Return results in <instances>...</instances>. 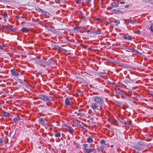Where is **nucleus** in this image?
Returning a JSON list of instances; mask_svg holds the SVG:
<instances>
[{"instance_id": "nucleus-1", "label": "nucleus", "mask_w": 153, "mask_h": 153, "mask_svg": "<svg viewBox=\"0 0 153 153\" xmlns=\"http://www.w3.org/2000/svg\"><path fill=\"white\" fill-rule=\"evenodd\" d=\"M94 102L91 104V108L94 111L99 110V108L101 109L103 104V101L102 97L98 96L93 97Z\"/></svg>"}, {"instance_id": "nucleus-2", "label": "nucleus", "mask_w": 153, "mask_h": 153, "mask_svg": "<svg viewBox=\"0 0 153 153\" xmlns=\"http://www.w3.org/2000/svg\"><path fill=\"white\" fill-rule=\"evenodd\" d=\"M39 97L41 100L45 102H49L51 100V97L44 94L39 95Z\"/></svg>"}, {"instance_id": "nucleus-3", "label": "nucleus", "mask_w": 153, "mask_h": 153, "mask_svg": "<svg viewBox=\"0 0 153 153\" xmlns=\"http://www.w3.org/2000/svg\"><path fill=\"white\" fill-rule=\"evenodd\" d=\"M35 63L39 65H42L44 64L45 63V60L44 59H43L42 60H39V58H36L35 60Z\"/></svg>"}, {"instance_id": "nucleus-4", "label": "nucleus", "mask_w": 153, "mask_h": 153, "mask_svg": "<svg viewBox=\"0 0 153 153\" xmlns=\"http://www.w3.org/2000/svg\"><path fill=\"white\" fill-rule=\"evenodd\" d=\"M11 74L13 76H17L19 75V74L18 71L17 70L12 69L10 70Z\"/></svg>"}, {"instance_id": "nucleus-5", "label": "nucleus", "mask_w": 153, "mask_h": 153, "mask_svg": "<svg viewBox=\"0 0 153 153\" xmlns=\"http://www.w3.org/2000/svg\"><path fill=\"white\" fill-rule=\"evenodd\" d=\"M83 149L85 150V152H87V153H90L91 152H94L95 151V149H86L85 148H83Z\"/></svg>"}, {"instance_id": "nucleus-6", "label": "nucleus", "mask_w": 153, "mask_h": 153, "mask_svg": "<svg viewBox=\"0 0 153 153\" xmlns=\"http://www.w3.org/2000/svg\"><path fill=\"white\" fill-rule=\"evenodd\" d=\"M20 117L19 116H17V117L13 118V121L15 123H17L18 121L20 120Z\"/></svg>"}, {"instance_id": "nucleus-7", "label": "nucleus", "mask_w": 153, "mask_h": 153, "mask_svg": "<svg viewBox=\"0 0 153 153\" xmlns=\"http://www.w3.org/2000/svg\"><path fill=\"white\" fill-rule=\"evenodd\" d=\"M64 126L67 127L68 130L69 132H70L71 133H72L73 131V129L72 128L71 126H68L66 125H65Z\"/></svg>"}, {"instance_id": "nucleus-8", "label": "nucleus", "mask_w": 153, "mask_h": 153, "mask_svg": "<svg viewBox=\"0 0 153 153\" xmlns=\"http://www.w3.org/2000/svg\"><path fill=\"white\" fill-rule=\"evenodd\" d=\"M65 104L67 105H71V103L69 101L68 98H66L65 100Z\"/></svg>"}, {"instance_id": "nucleus-9", "label": "nucleus", "mask_w": 153, "mask_h": 153, "mask_svg": "<svg viewBox=\"0 0 153 153\" xmlns=\"http://www.w3.org/2000/svg\"><path fill=\"white\" fill-rule=\"evenodd\" d=\"M128 21L131 23V24H133L137 22V20H129L127 19Z\"/></svg>"}, {"instance_id": "nucleus-10", "label": "nucleus", "mask_w": 153, "mask_h": 153, "mask_svg": "<svg viewBox=\"0 0 153 153\" xmlns=\"http://www.w3.org/2000/svg\"><path fill=\"white\" fill-rule=\"evenodd\" d=\"M123 37L124 39H128L129 40H132V37L130 36H124Z\"/></svg>"}, {"instance_id": "nucleus-11", "label": "nucleus", "mask_w": 153, "mask_h": 153, "mask_svg": "<svg viewBox=\"0 0 153 153\" xmlns=\"http://www.w3.org/2000/svg\"><path fill=\"white\" fill-rule=\"evenodd\" d=\"M104 148V147L103 146H101L99 147H98L97 148L98 150V151H102Z\"/></svg>"}, {"instance_id": "nucleus-12", "label": "nucleus", "mask_w": 153, "mask_h": 153, "mask_svg": "<svg viewBox=\"0 0 153 153\" xmlns=\"http://www.w3.org/2000/svg\"><path fill=\"white\" fill-rule=\"evenodd\" d=\"M87 141L88 143H91L93 142V140L92 138L90 137L88 138L87 140Z\"/></svg>"}, {"instance_id": "nucleus-13", "label": "nucleus", "mask_w": 153, "mask_h": 153, "mask_svg": "<svg viewBox=\"0 0 153 153\" xmlns=\"http://www.w3.org/2000/svg\"><path fill=\"white\" fill-rule=\"evenodd\" d=\"M22 30L24 32H27L29 31V30L25 27L22 28Z\"/></svg>"}, {"instance_id": "nucleus-14", "label": "nucleus", "mask_w": 153, "mask_h": 153, "mask_svg": "<svg viewBox=\"0 0 153 153\" xmlns=\"http://www.w3.org/2000/svg\"><path fill=\"white\" fill-rule=\"evenodd\" d=\"M134 148L138 150H142V149L141 147L138 146L137 145L135 146H134Z\"/></svg>"}, {"instance_id": "nucleus-15", "label": "nucleus", "mask_w": 153, "mask_h": 153, "mask_svg": "<svg viewBox=\"0 0 153 153\" xmlns=\"http://www.w3.org/2000/svg\"><path fill=\"white\" fill-rule=\"evenodd\" d=\"M3 115L5 117H9V114L8 112H4L3 113Z\"/></svg>"}, {"instance_id": "nucleus-16", "label": "nucleus", "mask_w": 153, "mask_h": 153, "mask_svg": "<svg viewBox=\"0 0 153 153\" xmlns=\"http://www.w3.org/2000/svg\"><path fill=\"white\" fill-rule=\"evenodd\" d=\"M39 121L41 123H43L45 122L46 120L44 118H40L39 119Z\"/></svg>"}, {"instance_id": "nucleus-17", "label": "nucleus", "mask_w": 153, "mask_h": 153, "mask_svg": "<svg viewBox=\"0 0 153 153\" xmlns=\"http://www.w3.org/2000/svg\"><path fill=\"white\" fill-rule=\"evenodd\" d=\"M118 4L115 2H113L111 4V6L114 7H117L118 6Z\"/></svg>"}, {"instance_id": "nucleus-18", "label": "nucleus", "mask_w": 153, "mask_h": 153, "mask_svg": "<svg viewBox=\"0 0 153 153\" xmlns=\"http://www.w3.org/2000/svg\"><path fill=\"white\" fill-rule=\"evenodd\" d=\"M114 22L116 23V25H118L120 23V21L118 20H115Z\"/></svg>"}, {"instance_id": "nucleus-19", "label": "nucleus", "mask_w": 153, "mask_h": 153, "mask_svg": "<svg viewBox=\"0 0 153 153\" xmlns=\"http://www.w3.org/2000/svg\"><path fill=\"white\" fill-rule=\"evenodd\" d=\"M61 136V134L60 132H58L55 134V136L56 137H59Z\"/></svg>"}, {"instance_id": "nucleus-20", "label": "nucleus", "mask_w": 153, "mask_h": 153, "mask_svg": "<svg viewBox=\"0 0 153 153\" xmlns=\"http://www.w3.org/2000/svg\"><path fill=\"white\" fill-rule=\"evenodd\" d=\"M101 143L102 144H105L106 145H107V144H106L105 142V140H102L100 141Z\"/></svg>"}, {"instance_id": "nucleus-21", "label": "nucleus", "mask_w": 153, "mask_h": 153, "mask_svg": "<svg viewBox=\"0 0 153 153\" xmlns=\"http://www.w3.org/2000/svg\"><path fill=\"white\" fill-rule=\"evenodd\" d=\"M143 143L142 142H139L137 144V146H141L143 145Z\"/></svg>"}, {"instance_id": "nucleus-22", "label": "nucleus", "mask_w": 153, "mask_h": 153, "mask_svg": "<svg viewBox=\"0 0 153 153\" xmlns=\"http://www.w3.org/2000/svg\"><path fill=\"white\" fill-rule=\"evenodd\" d=\"M112 12L113 13H118V12H119V11H118V10H113L112 11Z\"/></svg>"}, {"instance_id": "nucleus-23", "label": "nucleus", "mask_w": 153, "mask_h": 153, "mask_svg": "<svg viewBox=\"0 0 153 153\" xmlns=\"http://www.w3.org/2000/svg\"><path fill=\"white\" fill-rule=\"evenodd\" d=\"M152 27H153V25L152 24L149 27V29L150 30V31L152 32H153V29H152Z\"/></svg>"}, {"instance_id": "nucleus-24", "label": "nucleus", "mask_w": 153, "mask_h": 153, "mask_svg": "<svg viewBox=\"0 0 153 153\" xmlns=\"http://www.w3.org/2000/svg\"><path fill=\"white\" fill-rule=\"evenodd\" d=\"M88 145L87 144H84L83 145V146L84 148H85Z\"/></svg>"}, {"instance_id": "nucleus-25", "label": "nucleus", "mask_w": 153, "mask_h": 153, "mask_svg": "<svg viewBox=\"0 0 153 153\" xmlns=\"http://www.w3.org/2000/svg\"><path fill=\"white\" fill-rule=\"evenodd\" d=\"M133 52H135V53H139V52L138 51H137L136 50L134 49V50L133 51Z\"/></svg>"}, {"instance_id": "nucleus-26", "label": "nucleus", "mask_w": 153, "mask_h": 153, "mask_svg": "<svg viewBox=\"0 0 153 153\" xmlns=\"http://www.w3.org/2000/svg\"><path fill=\"white\" fill-rule=\"evenodd\" d=\"M4 18H6L7 16V14H4L3 15Z\"/></svg>"}, {"instance_id": "nucleus-27", "label": "nucleus", "mask_w": 153, "mask_h": 153, "mask_svg": "<svg viewBox=\"0 0 153 153\" xmlns=\"http://www.w3.org/2000/svg\"><path fill=\"white\" fill-rule=\"evenodd\" d=\"M79 29L78 27H75L74 28V30H75L77 31Z\"/></svg>"}, {"instance_id": "nucleus-28", "label": "nucleus", "mask_w": 153, "mask_h": 153, "mask_svg": "<svg viewBox=\"0 0 153 153\" xmlns=\"http://www.w3.org/2000/svg\"><path fill=\"white\" fill-rule=\"evenodd\" d=\"M128 49L131 50L132 52H133V51L134 50V49L128 48Z\"/></svg>"}, {"instance_id": "nucleus-29", "label": "nucleus", "mask_w": 153, "mask_h": 153, "mask_svg": "<svg viewBox=\"0 0 153 153\" xmlns=\"http://www.w3.org/2000/svg\"><path fill=\"white\" fill-rule=\"evenodd\" d=\"M3 142V140L1 138H0V144H1Z\"/></svg>"}, {"instance_id": "nucleus-30", "label": "nucleus", "mask_w": 153, "mask_h": 153, "mask_svg": "<svg viewBox=\"0 0 153 153\" xmlns=\"http://www.w3.org/2000/svg\"><path fill=\"white\" fill-rule=\"evenodd\" d=\"M0 49L2 50H4V48L3 46L1 45H0Z\"/></svg>"}, {"instance_id": "nucleus-31", "label": "nucleus", "mask_w": 153, "mask_h": 153, "mask_svg": "<svg viewBox=\"0 0 153 153\" xmlns=\"http://www.w3.org/2000/svg\"><path fill=\"white\" fill-rule=\"evenodd\" d=\"M137 33L138 34H140V30H138L137 31Z\"/></svg>"}, {"instance_id": "nucleus-32", "label": "nucleus", "mask_w": 153, "mask_h": 153, "mask_svg": "<svg viewBox=\"0 0 153 153\" xmlns=\"http://www.w3.org/2000/svg\"><path fill=\"white\" fill-rule=\"evenodd\" d=\"M150 94H151L153 96V91H151Z\"/></svg>"}, {"instance_id": "nucleus-33", "label": "nucleus", "mask_w": 153, "mask_h": 153, "mask_svg": "<svg viewBox=\"0 0 153 153\" xmlns=\"http://www.w3.org/2000/svg\"><path fill=\"white\" fill-rule=\"evenodd\" d=\"M38 10L39 11H42V9H41L40 8H38Z\"/></svg>"}, {"instance_id": "nucleus-34", "label": "nucleus", "mask_w": 153, "mask_h": 153, "mask_svg": "<svg viewBox=\"0 0 153 153\" xmlns=\"http://www.w3.org/2000/svg\"><path fill=\"white\" fill-rule=\"evenodd\" d=\"M77 114V115H78V116H79V115H81V114L80 113H78Z\"/></svg>"}, {"instance_id": "nucleus-35", "label": "nucleus", "mask_w": 153, "mask_h": 153, "mask_svg": "<svg viewBox=\"0 0 153 153\" xmlns=\"http://www.w3.org/2000/svg\"><path fill=\"white\" fill-rule=\"evenodd\" d=\"M79 127L80 128H83V127H82V126L81 125H80Z\"/></svg>"}, {"instance_id": "nucleus-36", "label": "nucleus", "mask_w": 153, "mask_h": 153, "mask_svg": "<svg viewBox=\"0 0 153 153\" xmlns=\"http://www.w3.org/2000/svg\"><path fill=\"white\" fill-rule=\"evenodd\" d=\"M95 33L97 34H100V32H95Z\"/></svg>"}, {"instance_id": "nucleus-37", "label": "nucleus", "mask_w": 153, "mask_h": 153, "mask_svg": "<svg viewBox=\"0 0 153 153\" xmlns=\"http://www.w3.org/2000/svg\"><path fill=\"white\" fill-rule=\"evenodd\" d=\"M4 18V20L5 22H6L7 21V20L6 19V18Z\"/></svg>"}, {"instance_id": "nucleus-38", "label": "nucleus", "mask_w": 153, "mask_h": 153, "mask_svg": "<svg viewBox=\"0 0 153 153\" xmlns=\"http://www.w3.org/2000/svg\"><path fill=\"white\" fill-rule=\"evenodd\" d=\"M129 5H127L125 7L126 8H127L129 7Z\"/></svg>"}, {"instance_id": "nucleus-39", "label": "nucleus", "mask_w": 153, "mask_h": 153, "mask_svg": "<svg viewBox=\"0 0 153 153\" xmlns=\"http://www.w3.org/2000/svg\"><path fill=\"white\" fill-rule=\"evenodd\" d=\"M123 20L125 21V22H126V21H128V20H127V19H123Z\"/></svg>"}, {"instance_id": "nucleus-40", "label": "nucleus", "mask_w": 153, "mask_h": 153, "mask_svg": "<svg viewBox=\"0 0 153 153\" xmlns=\"http://www.w3.org/2000/svg\"><path fill=\"white\" fill-rule=\"evenodd\" d=\"M91 0H85L86 1L89 2Z\"/></svg>"}, {"instance_id": "nucleus-41", "label": "nucleus", "mask_w": 153, "mask_h": 153, "mask_svg": "<svg viewBox=\"0 0 153 153\" xmlns=\"http://www.w3.org/2000/svg\"><path fill=\"white\" fill-rule=\"evenodd\" d=\"M82 28V27H81V26L78 27V28H79V29H80V28Z\"/></svg>"}, {"instance_id": "nucleus-42", "label": "nucleus", "mask_w": 153, "mask_h": 153, "mask_svg": "<svg viewBox=\"0 0 153 153\" xmlns=\"http://www.w3.org/2000/svg\"><path fill=\"white\" fill-rule=\"evenodd\" d=\"M101 74L102 75H103V74H104V73H101Z\"/></svg>"}, {"instance_id": "nucleus-43", "label": "nucleus", "mask_w": 153, "mask_h": 153, "mask_svg": "<svg viewBox=\"0 0 153 153\" xmlns=\"http://www.w3.org/2000/svg\"><path fill=\"white\" fill-rule=\"evenodd\" d=\"M111 147H113V145H111Z\"/></svg>"}, {"instance_id": "nucleus-44", "label": "nucleus", "mask_w": 153, "mask_h": 153, "mask_svg": "<svg viewBox=\"0 0 153 153\" xmlns=\"http://www.w3.org/2000/svg\"><path fill=\"white\" fill-rule=\"evenodd\" d=\"M87 32H89V30H87Z\"/></svg>"}, {"instance_id": "nucleus-45", "label": "nucleus", "mask_w": 153, "mask_h": 153, "mask_svg": "<svg viewBox=\"0 0 153 153\" xmlns=\"http://www.w3.org/2000/svg\"><path fill=\"white\" fill-rule=\"evenodd\" d=\"M79 1L78 0V1H77V2H78Z\"/></svg>"}, {"instance_id": "nucleus-46", "label": "nucleus", "mask_w": 153, "mask_h": 153, "mask_svg": "<svg viewBox=\"0 0 153 153\" xmlns=\"http://www.w3.org/2000/svg\"><path fill=\"white\" fill-rule=\"evenodd\" d=\"M1 107V104L0 103V108Z\"/></svg>"}, {"instance_id": "nucleus-47", "label": "nucleus", "mask_w": 153, "mask_h": 153, "mask_svg": "<svg viewBox=\"0 0 153 153\" xmlns=\"http://www.w3.org/2000/svg\"><path fill=\"white\" fill-rule=\"evenodd\" d=\"M85 19H86V18L85 17H84V18Z\"/></svg>"}]
</instances>
